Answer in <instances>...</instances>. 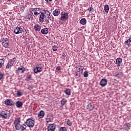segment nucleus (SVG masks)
Wrapping results in <instances>:
<instances>
[{
	"label": "nucleus",
	"mask_w": 131,
	"mask_h": 131,
	"mask_svg": "<svg viewBox=\"0 0 131 131\" xmlns=\"http://www.w3.org/2000/svg\"><path fill=\"white\" fill-rule=\"evenodd\" d=\"M50 18H51L50 12L48 10H44L43 12H41L39 19L41 23H43L45 20L47 22H48L49 20H50Z\"/></svg>",
	"instance_id": "nucleus-1"
},
{
	"label": "nucleus",
	"mask_w": 131,
	"mask_h": 131,
	"mask_svg": "<svg viewBox=\"0 0 131 131\" xmlns=\"http://www.w3.org/2000/svg\"><path fill=\"white\" fill-rule=\"evenodd\" d=\"M0 116L3 119H9L11 117V113L9 111H3L0 112Z\"/></svg>",
	"instance_id": "nucleus-2"
},
{
	"label": "nucleus",
	"mask_w": 131,
	"mask_h": 131,
	"mask_svg": "<svg viewBox=\"0 0 131 131\" xmlns=\"http://www.w3.org/2000/svg\"><path fill=\"white\" fill-rule=\"evenodd\" d=\"M35 123V121L32 119L31 118H29L26 121V124L29 127H33Z\"/></svg>",
	"instance_id": "nucleus-3"
},
{
	"label": "nucleus",
	"mask_w": 131,
	"mask_h": 131,
	"mask_svg": "<svg viewBox=\"0 0 131 131\" xmlns=\"http://www.w3.org/2000/svg\"><path fill=\"white\" fill-rule=\"evenodd\" d=\"M60 20H61V21H65V20L68 19V13L66 12H62L60 14Z\"/></svg>",
	"instance_id": "nucleus-4"
},
{
	"label": "nucleus",
	"mask_w": 131,
	"mask_h": 131,
	"mask_svg": "<svg viewBox=\"0 0 131 131\" xmlns=\"http://www.w3.org/2000/svg\"><path fill=\"white\" fill-rule=\"evenodd\" d=\"M32 11L33 12L35 16H38L39 14H41V9L39 8H35L32 9Z\"/></svg>",
	"instance_id": "nucleus-5"
},
{
	"label": "nucleus",
	"mask_w": 131,
	"mask_h": 131,
	"mask_svg": "<svg viewBox=\"0 0 131 131\" xmlns=\"http://www.w3.org/2000/svg\"><path fill=\"white\" fill-rule=\"evenodd\" d=\"M14 62H15V58L11 59L10 61L7 63L6 69H10V68H12V67L14 65Z\"/></svg>",
	"instance_id": "nucleus-6"
},
{
	"label": "nucleus",
	"mask_w": 131,
	"mask_h": 131,
	"mask_svg": "<svg viewBox=\"0 0 131 131\" xmlns=\"http://www.w3.org/2000/svg\"><path fill=\"white\" fill-rule=\"evenodd\" d=\"M2 46L4 47V48H8L9 47V40L7 38H4L2 40Z\"/></svg>",
	"instance_id": "nucleus-7"
},
{
	"label": "nucleus",
	"mask_w": 131,
	"mask_h": 131,
	"mask_svg": "<svg viewBox=\"0 0 131 131\" xmlns=\"http://www.w3.org/2000/svg\"><path fill=\"white\" fill-rule=\"evenodd\" d=\"M5 103L7 105V106H14L15 103H14V101L12 99H6L5 101Z\"/></svg>",
	"instance_id": "nucleus-8"
},
{
	"label": "nucleus",
	"mask_w": 131,
	"mask_h": 131,
	"mask_svg": "<svg viewBox=\"0 0 131 131\" xmlns=\"http://www.w3.org/2000/svg\"><path fill=\"white\" fill-rule=\"evenodd\" d=\"M14 32L15 34H19L20 33H22L23 32V29L20 27H16L14 30Z\"/></svg>",
	"instance_id": "nucleus-9"
},
{
	"label": "nucleus",
	"mask_w": 131,
	"mask_h": 131,
	"mask_svg": "<svg viewBox=\"0 0 131 131\" xmlns=\"http://www.w3.org/2000/svg\"><path fill=\"white\" fill-rule=\"evenodd\" d=\"M107 81L106 79H102L100 82V84L101 86H105V85H107Z\"/></svg>",
	"instance_id": "nucleus-10"
},
{
	"label": "nucleus",
	"mask_w": 131,
	"mask_h": 131,
	"mask_svg": "<svg viewBox=\"0 0 131 131\" xmlns=\"http://www.w3.org/2000/svg\"><path fill=\"white\" fill-rule=\"evenodd\" d=\"M48 131H54L56 129V125L54 124H51L48 127Z\"/></svg>",
	"instance_id": "nucleus-11"
},
{
	"label": "nucleus",
	"mask_w": 131,
	"mask_h": 131,
	"mask_svg": "<svg viewBox=\"0 0 131 131\" xmlns=\"http://www.w3.org/2000/svg\"><path fill=\"white\" fill-rule=\"evenodd\" d=\"M33 71L34 73H39L42 71V68L41 67H37L34 68Z\"/></svg>",
	"instance_id": "nucleus-12"
},
{
	"label": "nucleus",
	"mask_w": 131,
	"mask_h": 131,
	"mask_svg": "<svg viewBox=\"0 0 131 131\" xmlns=\"http://www.w3.org/2000/svg\"><path fill=\"white\" fill-rule=\"evenodd\" d=\"M46 115V113H45V111H41L38 114V118L39 119H40L41 118H43L45 117V115Z\"/></svg>",
	"instance_id": "nucleus-13"
},
{
	"label": "nucleus",
	"mask_w": 131,
	"mask_h": 131,
	"mask_svg": "<svg viewBox=\"0 0 131 131\" xmlns=\"http://www.w3.org/2000/svg\"><path fill=\"white\" fill-rule=\"evenodd\" d=\"M116 64H117V67H120V65L121 64V63H122V59L120 57L118 58L116 60Z\"/></svg>",
	"instance_id": "nucleus-14"
},
{
	"label": "nucleus",
	"mask_w": 131,
	"mask_h": 131,
	"mask_svg": "<svg viewBox=\"0 0 131 131\" xmlns=\"http://www.w3.org/2000/svg\"><path fill=\"white\" fill-rule=\"evenodd\" d=\"M15 105L17 108H22V107H23V102L20 101H17L15 103Z\"/></svg>",
	"instance_id": "nucleus-15"
},
{
	"label": "nucleus",
	"mask_w": 131,
	"mask_h": 131,
	"mask_svg": "<svg viewBox=\"0 0 131 131\" xmlns=\"http://www.w3.org/2000/svg\"><path fill=\"white\" fill-rule=\"evenodd\" d=\"M60 13H61L60 9H56L53 11V15L55 16H59V15H60Z\"/></svg>",
	"instance_id": "nucleus-16"
},
{
	"label": "nucleus",
	"mask_w": 131,
	"mask_h": 131,
	"mask_svg": "<svg viewBox=\"0 0 131 131\" xmlns=\"http://www.w3.org/2000/svg\"><path fill=\"white\" fill-rule=\"evenodd\" d=\"M41 27H40V26L38 24H36L34 27V29L36 31H40V29H41Z\"/></svg>",
	"instance_id": "nucleus-17"
},
{
	"label": "nucleus",
	"mask_w": 131,
	"mask_h": 131,
	"mask_svg": "<svg viewBox=\"0 0 131 131\" xmlns=\"http://www.w3.org/2000/svg\"><path fill=\"white\" fill-rule=\"evenodd\" d=\"M48 32H49V29L47 28L42 29L41 30V33L42 34H48Z\"/></svg>",
	"instance_id": "nucleus-18"
},
{
	"label": "nucleus",
	"mask_w": 131,
	"mask_h": 131,
	"mask_svg": "<svg viewBox=\"0 0 131 131\" xmlns=\"http://www.w3.org/2000/svg\"><path fill=\"white\" fill-rule=\"evenodd\" d=\"M24 71H25V69L18 68L17 69V73H24Z\"/></svg>",
	"instance_id": "nucleus-19"
},
{
	"label": "nucleus",
	"mask_w": 131,
	"mask_h": 131,
	"mask_svg": "<svg viewBox=\"0 0 131 131\" xmlns=\"http://www.w3.org/2000/svg\"><path fill=\"white\" fill-rule=\"evenodd\" d=\"M32 14L33 13L31 12H28L27 14V16L26 17V19H28V20H30L31 17H32Z\"/></svg>",
	"instance_id": "nucleus-20"
},
{
	"label": "nucleus",
	"mask_w": 131,
	"mask_h": 131,
	"mask_svg": "<svg viewBox=\"0 0 131 131\" xmlns=\"http://www.w3.org/2000/svg\"><path fill=\"white\" fill-rule=\"evenodd\" d=\"M66 103H67V100H66V98H62L60 101V104L61 106H64V105H66Z\"/></svg>",
	"instance_id": "nucleus-21"
},
{
	"label": "nucleus",
	"mask_w": 131,
	"mask_h": 131,
	"mask_svg": "<svg viewBox=\"0 0 131 131\" xmlns=\"http://www.w3.org/2000/svg\"><path fill=\"white\" fill-rule=\"evenodd\" d=\"M88 109L90 111H92V110H93V109H94V104L92 103H89L88 106Z\"/></svg>",
	"instance_id": "nucleus-22"
},
{
	"label": "nucleus",
	"mask_w": 131,
	"mask_h": 131,
	"mask_svg": "<svg viewBox=\"0 0 131 131\" xmlns=\"http://www.w3.org/2000/svg\"><path fill=\"white\" fill-rule=\"evenodd\" d=\"M20 122H21V119H20V118H16L14 120V125L16 124H19Z\"/></svg>",
	"instance_id": "nucleus-23"
},
{
	"label": "nucleus",
	"mask_w": 131,
	"mask_h": 131,
	"mask_svg": "<svg viewBox=\"0 0 131 131\" xmlns=\"http://www.w3.org/2000/svg\"><path fill=\"white\" fill-rule=\"evenodd\" d=\"M104 11H105V13L109 12V5H105L104 6Z\"/></svg>",
	"instance_id": "nucleus-24"
},
{
	"label": "nucleus",
	"mask_w": 131,
	"mask_h": 131,
	"mask_svg": "<svg viewBox=\"0 0 131 131\" xmlns=\"http://www.w3.org/2000/svg\"><path fill=\"white\" fill-rule=\"evenodd\" d=\"M80 23H81L82 25H85V24H86V19H85V18H82L80 20Z\"/></svg>",
	"instance_id": "nucleus-25"
},
{
	"label": "nucleus",
	"mask_w": 131,
	"mask_h": 131,
	"mask_svg": "<svg viewBox=\"0 0 131 131\" xmlns=\"http://www.w3.org/2000/svg\"><path fill=\"white\" fill-rule=\"evenodd\" d=\"M65 94H66L68 96H70L71 95V91L69 89H67L64 91Z\"/></svg>",
	"instance_id": "nucleus-26"
},
{
	"label": "nucleus",
	"mask_w": 131,
	"mask_h": 131,
	"mask_svg": "<svg viewBox=\"0 0 131 131\" xmlns=\"http://www.w3.org/2000/svg\"><path fill=\"white\" fill-rule=\"evenodd\" d=\"M15 129L16 130H20V128L21 127V125L20 124H17L15 125Z\"/></svg>",
	"instance_id": "nucleus-27"
},
{
	"label": "nucleus",
	"mask_w": 131,
	"mask_h": 131,
	"mask_svg": "<svg viewBox=\"0 0 131 131\" xmlns=\"http://www.w3.org/2000/svg\"><path fill=\"white\" fill-rule=\"evenodd\" d=\"M26 127H27V126L25 124L20 125V129H21V131H23L25 129H26Z\"/></svg>",
	"instance_id": "nucleus-28"
},
{
	"label": "nucleus",
	"mask_w": 131,
	"mask_h": 131,
	"mask_svg": "<svg viewBox=\"0 0 131 131\" xmlns=\"http://www.w3.org/2000/svg\"><path fill=\"white\" fill-rule=\"evenodd\" d=\"M84 69V68L83 67L80 66V67H79L78 68V71L79 72H81V73H82Z\"/></svg>",
	"instance_id": "nucleus-29"
},
{
	"label": "nucleus",
	"mask_w": 131,
	"mask_h": 131,
	"mask_svg": "<svg viewBox=\"0 0 131 131\" xmlns=\"http://www.w3.org/2000/svg\"><path fill=\"white\" fill-rule=\"evenodd\" d=\"M5 64V61L3 59H0V68L3 67V65Z\"/></svg>",
	"instance_id": "nucleus-30"
},
{
	"label": "nucleus",
	"mask_w": 131,
	"mask_h": 131,
	"mask_svg": "<svg viewBox=\"0 0 131 131\" xmlns=\"http://www.w3.org/2000/svg\"><path fill=\"white\" fill-rule=\"evenodd\" d=\"M67 124L68 126H71L72 125V122L70 119H68Z\"/></svg>",
	"instance_id": "nucleus-31"
},
{
	"label": "nucleus",
	"mask_w": 131,
	"mask_h": 131,
	"mask_svg": "<svg viewBox=\"0 0 131 131\" xmlns=\"http://www.w3.org/2000/svg\"><path fill=\"white\" fill-rule=\"evenodd\" d=\"M131 42V40L130 39H128L126 41H125V43L127 45V46H129V43H130Z\"/></svg>",
	"instance_id": "nucleus-32"
},
{
	"label": "nucleus",
	"mask_w": 131,
	"mask_h": 131,
	"mask_svg": "<svg viewBox=\"0 0 131 131\" xmlns=\"http://www.w3.org/2000/svg\"><path fill=\"white\" fill-rule=\"evenodd\" d=\"M16 95L17 97H21V96H22L23 94H22V92H21V91H18L17 92Z\"/></svg>",
	"instance_id": "nucleus-33"
},
{
	"label": "nucleus",
	"mask_w": 131,
	"mask_h": 131,
	"mask_svg": "<svg viewBox=\"0 0 131 131\" xmlns=\"http://www.w3.org/2000/svg\"><path fill=\"white\" fill-rule=\"evenodd\" d=\"M52 50H53V51H54V52H56V51H58V47H57V46L54 45L52 47Z\"/></svg>",
	"instance_id": "nucleus-34"
},
{
	"label": "nucleus",
	"mask_w": 131,
	"mask_h": 131,
	"mask_svg": "<svg viewBox=\"0 0 131 131\" xmlns=\"http://www.w3.org/2000/svg\"><path fill=\"white\" fill-rule=\"evenodd\" d=\"M84 77H88L89 72L88 71H85L83 74Z\"/></svg>",
	"instance_id": "nucleus-35"
},
{
	"label": "nucleus",
	"mask_w": 131,
	"mask_h": 131,
	"mask_svg": "<svg viewBox=\"0 0 131 131\" xmlns=\"http://www.w3.org/2000/svg\"><path fill=\"white\" fill-rule=\"evenodd\" d=\"M59 131H67V129L65 127H61Z\"/></svg>",
	"instance_id": "nucleus-36"
},
{
	"label": "nucleus",
	"mask_w": 131,
	"mask_h": 131,
	"mask_svg": "<svg viewBox=\"0 0 131 131\" xmlns=\"http://www.w3.org/2000/svg\"><path fill=\"white\" fill-rule=\"evenodd\" d=\"M30 79H31V75H29L27 77L26 80L27 81H29V80H30Z\"/></svg>",
	"instance_id": "nucleus-37"
},
{
	"label": "nucleus",
	"mask_w": 131,
	"mask_h": 131,
	"mask_svg": "<svg viewBox=\"0 0 131 131\" xmlns=\"http://www.w3.org/2000/svg\"><path fill=\"white\" fill-rule=\"evenodd\" d=\"M20 10L21 11V12H24V10H25V7L23 5L20 6Z\"/></svg>",
	"instance_id": "nucleus-38"
},
{
	"label": "nucleus",
	"mask_w": 131,
	"mask_h": 131,
	"mask_svg": "<svg viewBox=\"0 0 131 131\" xmlns=\"http://www.w3.org/2000/svg\"><path fill=\"white\" fill-rule=\"evenodd\" d=\"M3 78H4V74L2 72H0V80L3 79Z\"/></svg>",
	"instance_id": "nucleus-39"
},
{
	"label": "nucleus",
	"mask_w": 131,
	"mask_h": 131,
	"mask_svg": "<svg viewBox=\"0 0 131 131\" xmlns=\"http://www.w3.org/2000/svg\"><path fill=\"white\" fill-rule=\"evenodd\" d=\"M88 11L89 12H94V8H93V7H90L88 9Z\"/></svg>",
	"instance_id": "nucleus-40"
},
{
	"label": "nucleus",
	"mask_w": 131,
	"mask_h": 131,
	"mask_svg": "<svg viewBox=\"0 0 131 131\" xmlns=\"http://www.w3.org/2000/svg\"><path fill=\"white\" fill-rule=\"evenodd\" d=\"M51 121H52V119L50 118H46V122H51Z\"/></svg>",
	"instance_id": "nucleus-41"
},
{
	"label": "nucleus",
	"mask_w": 131,
	"mask_h": 131,
	"mask_svg": "<svg viewBox=\"0 0 131 131\" xmlns=\"http://www.w3.org/2000/svg\"><path fill=\"white\" fill-rule=\"evenodd\" d=\"M56 69L57 70V71H60V70H61V67L60 66H58Z\"/></svg>",
	"instance_id": "nucleus-42"
},
{
	"label": "nucleus",
	"mask_w": 131,
	"mask_h": 131,
	"mask_svg": "<svg viewBox=\"0 0 131 131\" xmlns=\"http://www.w3.org/2000/svg\"><path fill=\"white\" fill-rule=\"evenodd\" d=\"M126 126H127V127H130V124L129 123L126 124Z\"/></svg>",
	"instance_id": "nucleus-43"
},
{
	"label": "nucleus",
	"mask_w": 131,
	"mask_h": 131,
	"mask_svg": "<svg viewBox=\"0 0 131 131\" xmlns=\"http://www.w3.org/2000/svg\"><path fill=\"white\" fill-rule=\"evenodd\" d=\"M46 2H47V3H51V2H52V0H45Z\"/></svg>",
	"instance_id": "nucleus-44"
},
{
	"label": "nucleus",
	"mask_w": 131,
	"mask_h": 131,
	"mask_svg": "<svg viewBox=\"0 0 131 131\" xmlns=\"http://www.w3.org/2000/svg\"><path fill=\"white\" fill-rule=\"evenodd\" d=\"M64 56H65V54H63L62 55V56L64 57Z\"/></svg>",
	"instance_id": "nucleus-45"
},
{
	"label": "nucleus",
	"mask_w": 131,
	"mask_h": 131,
	"mask_svg": "<svg viewBox=\"0 0 131 131\" xmlns=\"http://www.w3.org/2000/svg\"><path fill=\"white\" fill-rule=\"evenodd\" d=\"M76 75H77V74H76Z\"/></svg>",
	"instance_id": "nucleus-46"
}]
</instances>
